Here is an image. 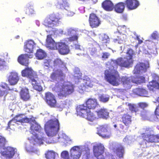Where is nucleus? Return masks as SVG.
I'll list each match as a JSON object with an SVG mask.
<instances>
[{"label": "nucleus", "mask_w": 159, "mask_h": 159, "mask_svg": "<svg viewBox=\"0 0 159 159\" xmlns=\"http://www.w3.org/2000/svg\"><path fill=\"white\" fill-rule=\"evenodd\" d=\"M21 98L24 101H27L30 98L28 90L27 89H22L20 93Z\"/></svg>", "instance_id": "nucleus-32"}, {"label": "nucleus", "mask_w": 159, "mask_h": 159, "mask_svg": "<svg viewBox=\"0 0 159 159\" xmlns=\"http://www.w3.org/2000/svg\"><path fill=\"white\" fill-rule=\"evenodd\" d=\"M109 114L107 110L104 108H101L98 111L96 112L98 118H100L107 119L109 117Z\"/></svg>", "instance_id": "nucleus-25"}, {"label": "nucleus", "mask_w": 159, "mask_h": 159, "mask_svg": "<svg viewBox=\"0 0 159 159\" xmlns=\"http://www.w3.org/2000/svg\"><path fill=\"white\" fill-rule=\"evenodd\" d=\"M35 57L37 59H40V48L37 50V52L35 54Z\"/></svg>", "instance_id": "nucleus-61"}, {"label": "nucleus", "mask_w": 159, "mask_h": 159, "mask_svg": "<svg viewBox=\"0 0 159 159\" xmlns=\"http://www.w3.org/2000/svg\"><path fill=\"white\" fill-rule=\"evenodd\" d=\"M133 93L139 96L146 97L148 95V92L145 89L138 88L133 90Z\"/></svg>", "instance_id": "nucleus-27"}, {"label": "nucleus", "mask_w": 159, "mask_h": 159, "mask_svg": "<svg viewBox=\"0 0 159 159\" xmlns=\"http://www.w3.org/2000/svg\"><path fill=\"white\" fill-rule=\"evenodd\" d=\"M8 68L7 63L3 59H0V69L1 70H6Z\"/></svg>", "instance_id": "nucleus-46"}, {"label": "nucleus", "mask_w": 159, "mask_h": 159, "mask_svg": "<svg viewBox=\"0 0 159 159\" xmlns=\"http://www.w3.org/2000/svg\"><path fill=\"white\" fill-rule=\"evenodd\" d=\"M59 128L60 123L56 118L50 120L45 125L46 133L49 137H52L56 135Z\"/></svg>", "instance_id": "nucleus-4"}, {"label": "nucleus", "mask_w": 159, "mask_h": 159, "mask_svg": "<svg viewBox=\"0 0 159 159\" xmlns=\"http://www.w3.org/2000/svg\"><path fill=\"white\" fill-rule=\"evenodd\" d=\"M102 7L106 11H112L113 8L112 3L110 0H106L102 3Z\"/></svg>", "instance_id": "nucleus-29"}, {"label": "nucleus", "mask_w": 159, "mask_h": 159, "mask_svg": "<svg viewBox=\"0 0 159 159\" xmlns=\"http://www.w3.org/2000/svg\"><path fill=\"white\" fill-rule=\"evenodd\" d=\"M47 57V53L44 50L40 49V59Z\"/></svg>", "instance_id": "nucleus-56"}, {"label": "nucleus", "mask_w": 159, "mask_h": 159, "mask_svg": "<svg viewBox=\"0 0 159 159\" xmlns=\"http://www.w3.org/2000/svg\"><path fill=\"white\" fill-rule=\"evenodd\" d=\"M96 45V47L90 48H89V51H90V53L92 55H94L96 53L97 50L96 48L98 47H99V45L98 44H97Z\"/></svg>", "instance_id": "nucleus-55"}, {"label": "nucleus", "mask_w": 159, "mask_h": 159, "mask_svg": "<svg viewBox=\"0 0 159 159\" xmlns=\"http://www.w3.org/2000/svg\"><path fill=\"white\" fill-rule=\"evenodd\" d=\"M131 116L127 114H124L122 118V120L123 123L127 126V129L129 126L131 122Z\"/></svg>", "instance_id": "nucleus-30"}, {"label": "nucleus", "mask_w": 159, "mask_h": 159, "mask_svg": "<svg viewBox=\"0 0 159 159\" xmlns=\"http://www.w3.org/2000/svg\"><path fill=\"white\" fill-rule=\"evenodd\" d=\"M86 106H85L87 108L89 109H94L98 105L97 104V100L95 99H89L86 102Z\"/></svg>", "instance_id": "nucleus-26"}, {"label": "nucleus", "mask_w": 159, "mask_h": 159, "mask_svg": "<svg viewBox=\"0 0 159 159\" xmlns=\"http://www.w3.org/2000/svg\"><path fill=\"white\" fill-rule=\"evenodd\" d=\"M64 31L61 29L59 30L57 29L56 28H52L51 31H49V34L52 36L54 35H57L59 34H64Z\"/></svg>", "instance_id": "nucleus-40"}, {"label": "nucleus", "mask_w": 159, "mask_h": 159, "mask_svg": "<svg viewBox=\"0 0 159 159\" xmlns=\"http://www.w3.org/2000/svg\"><path fill=\"white\" fill-rule=\"evenodd\" d=\"M99 100L103 102H107L110 98V96L106 94H100L99 96Z\"/></svg>", "instance_id": "nucleus-42"}, {"label": "nucleus", "mask_w": 159, "mask_h": 159, "mask_svg": "<svg viewBox=\"0 0 159 159\" xmlns=\"http://www.w3.org/2000/svg\"><path fill=\"white\" fill-rule=\"evenodd\" d=\"M64 34L69 36L68 40L72 42L77 41L78 39V34L77 32L72 28H68L64 31Z\"/></svg>", "instance_id": "nucleus-11"}, {"label": "nucleus", "mask_w": 159, "mask_h": 159, "mask_svg": "<svg viewBox=\"0 0 159 159\" xmlns=\"http://www.w3.org/2000/svg\"><path fill=\"white\" fill-rule=\"evenodd\" d=\"M4 150V151L2 152V154L7 158H12L17 151L16 149L10 147H8Z\"/></svg>", "instance_id": "nucleus-16"}, {"label": "nucleus", "mask_w": 159, "mask_h": 159, "mask_svg": "<svg viewBox=\"0 0 159 159\" xmlns=\"http://www.w3.org/2000/svg\"><path fill=\"white\" fill-rule=\"evenodd\" d=\"M57 140H56V142L59 141L65 142V141H64V140H65L66 141H69L71 140V139H70V138H68L66 135L65 134H63L62 132L60 133L58 135V137H57Z\"/></svg>", "instance_id": "nucleus-35"}, {"label": "nucleus", "mask_w": 159, "mask_h": 159, "mask_svg": "<svg viewBox=\"0 0 159 159\" xmlns=\"http://www.w3.org/2000/svg\"><path fill=\"white\" fill-rule=\"evenodd\" d=\"M89 23L90 25L92 28H95L98 27L100 23L98 17L93 13L90 15L89 18Z\"/></svg>", "instance_id": "nucleus-20"}, {"label": "nucleus", "mask_w": 159, "mask_h": 159, "mask_svg": "<svg viewBox=\"0 0 159 159\" xmlns=\"http://www.w3.org/2000/svg\"><path fill=\"white\" fill-rule=\"evenodd\" d=\"M133 60L126 56L125 57H119L116 60H112L107 64L108 69L105 71V78L110 83L114 86H117L120 84V79L118 72L116 71L117 65L125 67L131 66Z\"/></svg>", "instance_id": "nucleus-2"}, {"label": "nucleus", "mask_w": 159, "mask_h": 159, "mask_svg": "<svg viewBox=\"0 0 159 159\" xmlns=\"http://www.w3.org/2000/svg\"><path fill=\"white\" fill-rule=\"evenodd\" d=\"M18 61L21 64L27 66L29 63L28 59V54H22L18 58Z\"/></svg>", "instance_id": "nucleus-28"}, {"label": "nucleus", "mask_w": 159, "mask_h": 159, "mask_svg": "<svg viewBox=\"0 0 159 159\" xmlns=\"http://www.w3.org/2000/svg\"><path fill=\"white\" fill-rule=\"evenodd\" d=\"M69 101L68 100H66V101H61L58 103L56 102L53 107L59 108V111H61L62 109L65 107L67 102Z\"/></svg>", "instance_id": "nucleus-37"}, {"label": "nucleus", "mask_w": 159, "mask_h": 159, "mask_svg": "<svg viewBox=\"0 0 159 159\" xmlns=\"http://www.w3.org/2000/svg\"><path fill=\"white\" fill-rule=\"evenodd\" d=\"M104 147L101 144H98L93 146V152L97 159H104L102 154L104 152Z\"/></svg>", "instance_id": "nucleus-12"}, {"label": "nucleus", "mask_w": 159, "mask_h": 159, "mask_svg": "<svg viewBox=\"0 0 159 159\" xmlns=\"http://www.w3.org/2000/svg\"><path fill=\"white\" fill-rule=\"evenodd\" d=\"M26 12L27 14L29 15L35 14V11L32 7L28 8V9L26 10Z\"/></svg>", "instance_id": "nucleus-54"}, {"label": "nucleus", "mask_w": 159, "mask_h": 159, "mask_svg": "<svg viewBox=\"0 0 159 159\" xmlns=\"http://www.w3.org/2000/svg\"><path fill=\"white\" fill-rule=\"evenodd\" d=\"M149 67V64L148 62L146 64L143 63H138L133 70V73L138 75H142L146 71L147 69Z\"/></svg>", "instance_id": "nucleus-9"}, {"label": "nucleus", "mask_w": 159, "mask_h": 159, "mask_svg": "<svg viewBox=\"0 0 159 159\" xmlns=\"http://www.w3.org/2000/svg\"><path fill=\"white\" fill-rule=\"evenodd\" d=\"M142 117L144 120H148L147 112L145 110H143L141 113Z\"/></svg>", "instance_id": "nucleus-58"}, {"label": "nucleus", "mask_w": 159, "mask_h": 159, "mask_svg": "<svg viewBox=\"0 0 159 159\" xmlns=\"http://www.w3.org/2000/svg\"><path fill=\"white\" fill-rule=\"evenodd\" d=\"M151 36L153 39L157 40H159V34L157 31H154L152 34Z\"/></svg>", "instance_id": "nucleus-53"}, {"label": "nucleus", "mask_w": 159, "mask_h": 159, "mask_svg": "<svg viewBox=\"0 0 159 159\" xmlns=\"http://www.w3.org/2000/svg\"><path fill=\"white\" fill-rule=\"evenodd\" d=\"M57 6L58 8L67 10L69 6V4L66 0H58Z\"/></svg>", "instance_id": "nucleus-31"}, {"label": "nucleus", "mask_w": 159, "mask_h": 159, "mask_svg": "<svg viewBox=\"0 0 159 159\" xmlns=\"http://www.w3.org/2000/svg\"><path fill=\"white\" fill-rule=\"evenodd\" d=\"M88 80H84V86L85 88L90 87L91 88L93 86L92 82H91L90 80L88 78Z\"/></svg>", "instance_id": "nucleus-49"}, {"label": "nucleus", "mask_w": 159, "mask_h": 159, "mask_svg": "<svg viewBox=\"0 0 159 159\" xmlns=\"http://www.w3.org/2000/svg\"><path fill=\"white\" fill-rule=\"evenodd\" d=\"M134 54V52L133 50L131 49H130L128 50L127 53V56H126L129 58L132 59L133 57Z\"/></svg>", "instance_id": "nucleus-52"}, {"label": "nucleus", "mask_w": 159, "mask_h": 159, "mask_svg": "<svg viewBox=\"0 0 159 159\" xmlns=\"http://www.w3.org/2000/svg\"><path fill=\"white\" fill-rule=\"evenodd\" d=\"M134 139L133 136L129 135L126 136L123 140L125 143L129 144L134 142Z\"/></svg>", "instance_id": "nucleus-43"}, {"label": "nucleus", "mask_w": 159, "mask_h": 159, "mask_svg": "<svg viewBox=\"0 0 159 159\" xmlns=\"http://www.w3.org/2000/svg\"><path fill=\"white\" fill-rule=\"evenodd\" d=\"M113 7L116 12L121 13L124 10L125 6L123 3L119 2L116 4Z\"/></svg>", "instance_id": "nucleus-34"}, {"label": "nucleus", "mask_w": 159, "mask_h": 159, "mask_svg": "<svg viewBox=\"0 0 159 159\" xmlns=\"http://www.w3.org/2000/svg\"><path fill=\"white\" fill-rule=\"evenodd\" d=\"M89 151L88 148L85 146H74L70 151L71 159H79L82 154L88 153Z\"/></svg>", "instance_id": "nucleus-6"}, {"label": "nucleus", "mask_w": 159, "mask_h": 159, "mask_svg": "<svg viewBox=\"0 0 159 159\" xmlns=\"http://www.w3.org/2000/svg\"><path fill=\"white\" fill-rule=\"evenodd\" d=\"M36 44L33 40H29L24 43V51L28 53H32L36 47Z\"/></svg>", "instance_id": "nucleus-17"}, {"label": "nucleus", "mask_w": 159, "mask_h": 159, "mask_svg": "<svg viewBox=\"0 0 159 159\" xmlns=\"http://www.w3.org/2000/svg\"><path fill=\"white\" fill-rule=\"evenodd\" d=\"M155 112L156 115L159 116V105L156 108Z\"/></svg>", "instance_id": "nucleus-63"}, {"label": "nucleus", "mask_w": 159, "mask_h": 159, "mask_svg": "<svg viewBox=\"0 0 159 159\" xmlns=\"http://www.w3.org/2000/svg\"><path fill=\"white\" fill-rule=\"evenodd\" d=\"M22 75L23 76L29 78L31 81H32L33 84L36 83L35 79L34 78L37 79V75L36 73L31 68L27 67L24 70H23L21 72Z\"/></svg>", "instance_id": "nucleus-10"}, {"label": "nucleus", "mask_w": 159, "mask_h": 159, "mask_svg": "<svg viewBox=\"0 0 159 159\" xmlns=\"http://www.w3.org/2000/svg\"><path fill=\"white\" fill-rule=\"evenodd\" d=\"M8 88L7 84L5 83H2L0 85V96H3L7 93V90Z\"/></svg>", "instance_id": "nucleus-39"}, {"label": "nucleus", "mask_w": 159, "mask_h": 159, "mask_svg": "<svg viewBox=\"0 0 159 159\" xmlns=\"http://www.w3.org/2000/svg\"><path fill=\"white\" fill-rule=\"evenodd\" d=\"M57 153L53 150H48L45 154L47 159H55Z\"/></svg>", "instance_id": "nucleus-36"}, {"label": "nucleus", "mask_w": 159, "mask_h": 159, "mask_svg": "<svg viewBox=\"0 0 159 159\" xmlns=\"http://www.w3.org/2000/svg\"><path fill=\"white\" fill-rule=\"evenodd\" d=\"M14 118L19 124L24 122H29L30 124L31 135L30 137L28 138L29 141L26 143L25 149L28 152L37 153L39 150L37 147L40 146L39 125L36 122L34 118H28L23 114L17 115Z\"/></svg>", "instance_id": "nucleus-1"}, {"label": "nucleus", "mask_w": 159, "mask_h": 159, "mask_svg": "<svg viewBox=\"0 0 159 159\" xmlns=\"http://www.w3.org/2000/svg\"><path fill=\"white\" fill-rule=\"evenodd\" d=\"M60 20V18L56 16L54 14H52L45 18L43 24L50 27L57 26L61 22Z\"/></svg>", "instance_id": "nucleus-8"}, {"label": "nucleus", "mask_w": 159, "mask_h": 159, "mask_svg": "<svg viewBox=\"0 0 159 159\" xmlns=\"http://www.w3.org/2000/svg\"><path fill=\"white\" fill-rule=\"evenodd\" d=\"M142 132L143 140L148 142H159V134L154 135L152 134V130L150 128L146 127L143 129Z\"/></svg>", "instance_id": "nucleus-7"}, {"label": "nucleus", "mask_w": 159, "mask_h": 159, "mask_svg": "<svg viewBox=\"0 0 159 159\" xmlns=\"http://www.w3.org/2000/svg\"><path fill=\"white\" fill-rule=\"evenodd\" d=\"M102 54V57L103 59H104L108 58L110 55V53L105 52H103Z\"/></svg>", "instance_id": "nucleus-59"}, {"label": "nucleus", "mask_w": 159, "mask_h": 159, "mask_svg": "<svg viewBox=\"0 0 159 159\" xmlns=\"http://www.w3.org/2000/svg\"><path fill=\"white\" fill-rule=\"evenodd\" d=\"M140 75H137V77L134 78H133L132 80L133 83L139 84L145 82V77L143 76H140Z\"/></svg>", "instance_id": "nucleus-38"}, {"label": "nucleus", "mask_w": 159, "mask_h": 159, "mask_svg": "<svg viewBox=\"0 0 159 159\" xmlns=\"http://www.w3.org/2000/svg\"><path fill=\"white\" fill-rule=\"evenodd\" d=\"M46 46L51 49L54 50L57 48V43L55 42L51 35H48L46 39Z\"/></svg>", "instance_id": "nucleus-19"}, {"label": "nucleus", "mask_w": 159, "mask_h": 159, "mask_svg": "<svg viewBox=\"0 0 159 159\" xmlns=\"http://www.w3.org/2000/svg\"><path fill=\"white\" fill-rule=\"evenodd\" d=\"M6 142L5 139L3 137L0 136V147L4 146Z\"/></svg>", "instance_id": "nucleus-57"}, {"label": "nucleus", "mask_w": 159, "mask_h": 159, "mask_svg": "<svg viewBox=\"0 0 159 159\" xmlns=\"http://www.w3.org/2000/svg\"><path fill=\"white\" fill-rule=\"evenodd\" d=\"M139 106L142 109L147 107L148 106V104L145 102H140L138 104Z\"/></svg>", "instance_id": "nucleus-60"}, {"label": "nucleus", "mask_w": 159, "mask_h": 159, "mask_svg": "<svg viewBox=\"0 0 159 159\" xmlns=\"http://www.w3.org/2000/svg\"><path fill=\"white\" fill-rule=\"evenodd\" d=\"M35 79L36 83L34 84H33V81H31L32 84L33 86V88L34 89H35L36 90L38 91L39 92H40V87L39 85V84L37 82V80H38V78L37 77V79H35V78L34 79Z\"/></svg>", "instance_id": "nucleus-50"}, {"label": "nucleus", "mask_w": 159, "mask_h": 159, "mask_svg": "<svg viewBox=\"0 0 159 159\" xmlns=\"http://www.w3.org/2000/svg\"><path fill=\"white\" fill-rule=\"evenodd\" d=\"M44 66L48 67L49 66H52L51 64L53 63V66L56 67H62L65 66L64 63L60 59H57L54 61H52L50 60H48V58L43 61Z\"/></svg>", "instance_id": "nucleus-14"}, {"label": "nucleus", "mask_w": 159, "mask_h": 159, "mask_svg": "<svg viewBox=\"0 0 159 159\" xmlns=\"http://www.w3.org/2000/svg\"><path fill=\"white\" fill-rule=\"evenodd\" d=\"M125 4L129 9L132 10L136 8L139 5V3L137 0H127Z\"/></svg>", "instance_id": "nucleus-24"}, {"label": "nucleus", "mask_w": 159, "mask_h": 159, "mask_svg": "<svg viewBox=\"0 0 159 159\" xmlns=\"http://www.w3.org/2000/svg\"><path fill=\"white\" fill-rule=\"evenodd\" d=\"M16 124H19V123L16 122V120L14 118L11 120L8 123V126L7 128V129H8L9 128L11 129H13V128L12 127V126L15 125Z\"/></svg>", "instance_id": "nucleus-47"}, {"label": "nucleus", "mask_w": 159, "mask_h": 159, "mask_svg": "<svg viewBox=\"0 0 159 159\" xmlns=\"http://www.w3.org/2000/svg\"><path fill=\"white\" fill-rule=\"evenodd\" d=\"M76 112L78 116L91 121L98 119L96 112L94 114L91 112L89 109H87V107L84 104L78 106L76 108Z\"/></svg>", "instance_id": "nucleus-5"}, {"label": "nucleus", "mask_w": 159, "mask_h": 159, "mask_svg": "<svg viewBox=\"0 0 159 159\" xmlns=\"http://www.w3.org/2000/svg\"><path fill=\"white\" fill-rule=\"evenodd\" d=\"M114 152L119 157H122L124 153V148L122 146L120 145L116 149Z\"/></svg>", "instance_id": "nucleus-41"}, {"label": "nucleus", "mask_w": 159, "mask_h": 159, "mask_svg": "<svg viewBox=\"0 0 159 159\" xmlns=\"http://www.w3.org/2000/svg\"><path fill=\"white\" fill-rule=\"evenodd\" d=\"M51 75L52 79L53 80H60L59 82L56 84L53 89L58 92L59 97L62 98L66 97L73 92V85L69 82H64L63 79L64 75L61 71L60 70H54Z\"/></svg>", "instance_id": "nucleus-3"}, {"label": "nucleus", "mask_w": 159, "mask_h": 159, "mask_svg": "<svg viewBox=\"0 0 159 159\" xmlns=\"http://www.w3.org/2000/svg\"><path fill=\"white\" fill-rule=\"evenodd\" d=\"M60 53L61 54H66L69 52V47L65 43L61 42L57 43V48Z\"/></svg>", "instance_id": "nucleus-21"}, {"label": "nucleus", "mask_w": 159, "mask_h": 159, "mask_svg": "<svg viewBox=\"0 0 159 159\" xmlns=\"http://www.w3.org/2000/svg\"><path fill=\"white\" fill-rule=\"evenodd\" d=\"M126 38V36L125 34H120L117 37V39H114V41L115 43L119 44L123 43Z\"/></svg>", "instance_id": "nucleus-33"}, {"label": "nucleus", "mask_w": 159, "mask_h": 159, "mask_svg": "<svg viewBox=\"0 0 159 159\" xmlns=\"http://www.w3.org/2000/svg\"><path fill=\"white\" fill-rule=\"evenodd\" d=\"M129 110L133 113H134L136 115V113L138 111V108L135 107V106L134 104H129Z\"/></svg>", "instance_id": "nucleus-51"}, {"label": "nucleus", "mask_w": 159, "mask_h": 159, "mask_svg": "<svg viewBox=\"0 0 159 159\" xmlns=\"http://www.w3.org/2000/svg\"><path fill=\"white\" fill-rule=\"evenodd\" d=\"M61 157L63 159H71L70 157L69 156L68 152L66 151H63L61 152Z\"/></svg>", "instance_id": "nucleus-48"}, {"label": "nucleus", "mask_w": 159, "mask_h": 159, "mask_svg": "<svg viewBox=\"0 0 159 159\" xmlns=\"http://www.w3.org/2000/svg\"><path fill=\"white\" fill-rule=\"evenodd\" d=\"M152 77L154 80L149 82L147 86L150 90L154 91L156 89H159V84L157 82L159 80V77L155 74L152 75Z\"/></svg>", "instance_id": "nucleus-15"}, {"label": "nucleus", "mask_w": 159, "mask_h": 159, "mask_svg": "<svg viewBox=\"0 0 159 159\" xmlns=\"http://www.w3.org/2000/svg\"><path fill=\"white\" fill-rule=\"evenodd\" d=\"M45 96L48 104L52 107H54L57 102L55 96L50 92L47 93Z\"/></svg>", "instance_id": "nucleus-22"}, {"label": "nucleus", "mask_w": 159, "mask_h": 159, "mask_svg": "<svg viewBox=\"0 0 159 159\" xmlns=\"http://www.w3.org/2000/svg\"><path fill=\"white\" fill-rule=\"evenodd\" d=\"M100 39L101 40L102 43H106L109 41V38L107 35L102 34L100 37Z\"/></svg>", "instance_id": "nucleus-45"}, {"label": "nucleus", "mask_w": 159, "mask_h": 159, "mask_svg": "<svg viewBox=\"0 0 159 159\" xmlns=\"http://www.w3.org/2000/svg\"><path fill=\"white\" fill-rule=\"evenodd\" d=\"M133 77H128L127 76H123L121 79V80L123 83L124 86L126 88L129 89L130 88L133 83L132 80Z\"/></svg>", "instance_id": "nucleus-23"}, {"label": "nucleus", "mask_w": 159, "mask_h": 159, "mask_svg": "<svg viewBox=\"0 0 159 159\" xmlns=\"http://www.w3.org/2000/svg\"><path fill=\"white\" fill-rule=\"evenodd\" d=\"M46 142V143H47V139L44 137H40V145L41 144H43L44 143V142Z\"/></svg>", "instance_id": "nucleus-62"}, {"label": "nucleus", "mask_w": 159, "mask_h": 159, "mask_svg": "<svg viewBox=\"0 0 159 159\" xmlns=\"http://www.w3.org/2000/svg\"><path fill=\"white\" fill-rule=\"evenodd\" d=\"M100 130L98 131L97 134L103 138H109L111 135V131L110 127L106 125L104 127H101Z\"/></svg>", "instance_id": "nucleus-13"}, {"label": "nucleus", "mask_w": 159, "mask_h": 159, "mask_svg": "<svg viewBox=\"0 0 159 159\" xmlns=\"http://www.w3.org/2000/svg\"><path fill=\"white\" fill-rule=\"evenodd\" d=\"M81 73L80 72L78 68H75L74 70V76L75 79H80L81 78Z\"/></svg>", "instance_id": "nucleus-44"}, {"label": "nucleus", "mask_w": 159, "mask_h": 159, "mask_svg": "<svg viewBox=\"0 0 159 159\" xmlns=\"http://www.w3.org/2000/svg\"><path fill=\"white\" fill-rule=\"evenodd\" d=\"M9 83L11 85L17 84L19 80L18 74L15 72H12L8 75L7 78Z\"/></svg>", "instance_id": "nucleus-18"}, {"label": "nucleus", "mask_w": 159, "mask_h": 159, "mask_svg": "<svg viewBox=\"0 0 159 159\" xmlns=\"http://www.w3.org/2000/svg\"><path fill=\"white\" fill-rule=\"evenodd\" d=\"M121 30L123 31H125V26H120L118 27V29L117 30L118 31L119 33H120L119 30Z\"/></svg>", "instance_id": "nucleus-64"}]
</instances>
